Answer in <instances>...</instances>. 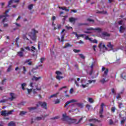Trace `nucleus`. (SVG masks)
<instances>
[{
	"mask_svg": "<svg viewBox=\"0 0 126 126\" xmlns=\"http://www.w3.org/2000/svg\"><path fill=\"white\" fill-rule=\"evenodd\" d=\"M25 50L27 51H30V52H32V56H35L36 53H37V49L35 47L32 46L30 48L29 46H26L24 48H21L20 51L17 52V55L20 58H23L24 57V52L25 51Z\"/></svg>",
	"mask_w": 126,
	"mask_h": 126,
	"instance_id": "1",
	"label": "nucleus"
},
{
	"mask_svg": "<svg viewBox=\"0 0 126 126\" xmlns=\"http://www.w3.org/2000/svg\"><path fill=\"white\" fill-rule=\"evenodd\" d=\"M13 112H14V110H11L8 112L6 110H2L1 111V116H2V117H8L9 115H12Z\"/></svg>",
	"mask_w": 126,
	"mask_h": 126,
	"instance_id": "2",
	"label": "nucleus"
},
{
	"mask_svg": "<svg viewBox=\"0 0 126 126\" xmlns=\"http://www.w3.org/2000/svg\"><path fill=\"white\" fill-rule=\"evenodd\" d=\"M36 33H38V31H34V33L30 32L29 33V35L30 36V37H31L32 41H36Z\"/></svg>",
	"mask_w": 126,
	"mask_h": 126,
	"instance_id": "3",
	"label": "nucleus"
},
{
	"mask_svg": "<svg viewBox=\"0 0 126 126\" xmlns=\"http://www.w3.org/2000/svg\"><path fill=\"white\" fill-rule=\"evenodd\" d=\"M102 71H104L102 76L103 77H106L108 76V73H109V69L106 68L105 67H102L101 69Z\"/></svg>",
	"mask_w": 126,
	"mask_h": 126,
	"instance_id": "4",
	"label": "nucleus"
},
{
	"mask_svg": "<svg viewBox=\"0 0 126 126\" xmlns=\"http://www.w3.org/2000/svg\"><path fill=\"white\" fill-rule=\"evenodd\" d=\"M39 105L41 106L43 109H45V110H47L48 109V105L47 104L46 102H41L39 101L38 102Z\"/></svg>",
	"mask_w": 126,
	"mask_h": 126,
	"instance_id": "5",
	"label": "nucleus"
},
{
	"mask_svg": "<svg viewBox=\"0 0 126 126\" xmlns=\"http://www.w3.org/2000/svg\"><path fill=\"white\" fill-rule=\"evenodd\" d=\"M77 102V100L76 99H71L70 101H67L65 103V105H64V107L65 108L67 106H68L69 104H71V103H76Z\"/></svg>",
	"mask_w": 126,
	"mask_h": 126,
	"instance_id": "6",
	"label": "nucleus"
},
{
	"mask_svg": "<svg viewBox=\"0 0 126 126\" xmlns=\"http://www.w3.org/2000/svg\"><path fill=\"white\" fill-rule=\"evenodd\" d=\"M67 124H68V125H71V124H76V119H71V118H69L67 121Z\"/></svg>",
	"mask_w": 126,
	"mask_h": 126,
	"instance_id": "7",
	"label": "nucleus"
},
{
	"mask_svg": "<svg viewBox=\"0 0 126 126\" xmlns=\"http://www.w3.org/2000/svg\"><path fill=\"white\" fill-rule=\"evenodd\" d=\"M69 119V117L67 116L66 115V114H63L62 115V121H63L64 122H67L68 120Z\"/></svg>",
	"mask_w": 126,
	"mask_h": 126,
	"instance_id": "8",
	"label": "nucleus"
},
{
	"mask_svg": "<svg viewBox=\"0 0 126 126\" xmlns=\"http://www.w3.org/2000/svg\"><path fill=\"white\" fill-rule=\"evenodd\" d=\"M15 3H18L19 2V0H10L8 2V5L7 6V7H10V5H11L12 3L13 2Z\"/></svg>",
	"mask_w": 126,
	"mask_h": 126,
	"instance_id": "9",
	"label": "nucleus"
},
{
	"mask_svg": "<svg viewBox=\"0 0 126 126\" xmlns=\"http://www.w3.org/2000/svg\"><path fill=\"white\" fill-rule=\"evenodd\" d=\"M98 48L99 49H102V48H103V49H105V50H108V48H107V46H106V45L103 44V43L102 42H100L99 43V44L98 45Z\"/></svg>",
	"mask_w": 126,
	"mask_h": 126,
	"instance_id": "10",
	"label": "nucleus"
},
{
	"mask_svg": "<svg viewBox=\"0 0 126 126\" xmlns=\"http://www.w3.org/2000/svg\"><path fill=\"white\" fill-rule=\"evenodd\" d=\"M10 95L11 97H9L8 99V100H10V101H13L14 99L15 98V94L13 93H10Z\"/></svg>",
	"mask_w": 126,
	"mask_h": 126,
	"instance_id": "11",
	"label": "nucleus"
},
{
	"mask_svg": "<svg viewBox=\"0 0 126 126\" xmlns=\"http://www.w3.org/2000/svg\"><path fill=\"white\" fill-rule=\"evenodd\" d=\"M9 9H8V10L5 11V15H0V19H1V18H2V17H8V16H9V15H8L7 14V13H8V12H9Z\"/></svg>",
	"mask_w": 126,
	"mask_h": 126,
	"instance_id": "12",
	"label": "nucleus"
},
{
	"mask_svg": "<svg viewBox=\"0 0 126 126\" xmlns=\"http://www.w3.org/2000/svg\"><path fill=\"white\" fill-rule=\"evenodd\" d=\"M107 46L108 47V48H109V49H110V51H113V50H114V45L112 44V42H108Z\"/></svg>",
	"mask_w": 126,
	"mask_h": 126,
	"instance_id": "13",
	"label": "nucleus"
},
{
	"mask_svg": "<svg viewBox=\"0 0 126 126\" xmlns=\"http://www.w3.org/2000/svg\"><path fill=\"white\" fill-rule=\"evenodd\" d=\"M89 122H94V123H96V122H97V123H101V120H99L97 119H90L89 120Z\"/></svg>",
	"mask_w": 126,
	"mask_h": 126,
	"instance_id": "14",
	"label": "nucleus"
},
{
	"mask_svg": "<svg viewBox=\"0 0 126 126\" xmlns=\"http://www.w3.org/2000/svg\"><path fill=\"white\" fill-rule=\"evenodd\" d=\"M125 30H126V28L123 26H120L119 32L120 33H124L125 32Z\"/></svg>",
	"mask_w": 126,
	"mask_h": 126,
	"instance_id": "15",
	"label": "nucleus"
},
{
	"mask_svg": "<svg viewBox=\"0 0 126 126\" xmlns=\"http://www.w3.org/2000/svg\"><path fill=\"white\" fill-rule=\"evenodd\" d=\"M102 35L103 37H110L111 36V34L107 32H103Z\"/></svg>",
	"mask_w": 126,
	"mask_h": 126,
	"instance_id": "16",
	"label": "nucleus"
},
{
	"mask_svg": "<svg viewBox=\"0 0 126 126\" xmlns=\"http://www.w3.org/2000/svg\"><path fill=\"white\" fill-rule=\"evenodd\" d=\"M41 78H42V77H37L33 76V77L32 78V80H35V81H38V80H39V79H41Z\"/></svg>",
	"mask_w": 126,
	"mask_h": 126,
	"instance_id": "17",
	"label": "nucleus"
},
{
	"mask_svg": "<svg viewBox=\"0 0 126 126\" xmlns=\"http://www.w3.org/2000/svg\"><path fill=\"white\" fill-rule=\"evenodd\" d=\"M59 93L58 92L55 94H52L49 97V99H51V98H54V97H55V98H57V97H58V95H59Z\"/></svg>",
	"mask_w": 126,
	"mask_h": 126,
	"instance_id": "18",
	"label": "nucleus"
},
{
	"mask_svg": "<svg viewBox=\"0 0 126 126\" xmlns=\"http://www.w3.org/2000/svg\"><path fill=\"white\" fill-rule=\"evenodd\" d=\"M59 8H60V9H62L63 10H65V11H66L67 12L69 11V9L66 8V7H60Z\"/></svg>",
	"mask_w": 126,
	"mask_h": 126,
	"instance_id": "19",
	"label": "nucleus"
},
{
	"mask_svg": "<svg viewBox=\"0 0 126 126\" xmlns=\"http://www.w3.org/2000/svg\"><path fill=\"white\" fill-rule=\"evenodd\" d=\"M8 126H15V123L13 121H11L8 124Z\"/></svg>",
	"mask_w": 126,
	"mask_h": 126,
	"instance_id": "20",
	"label": "nucleus"
},
{
	"mask_svg": "<svg viewBox=\"0 0 126 126\" xmlns=\"http://www.w3.org/2000/svg\"><path fill=\"white\" fill-rule=\"evenodd\" d=\"M77 106H78L79 108H81V109H82L83 107H84V105H83V103H76Z\"/></svg>",
	"mask_w": 126,
	"mask_h": 126,
	"instance_id": "21",
	"label": "nucleus"
},
{
	"mask_svg": "<svg viewBox=\"0 0 126 126\" xmlns=\"http://www.w3.org/2000/svg\"><path fill=\"white\" fill-rule=\"evenodd\" d=\"M19 40V37H18L15 39L16 45L17 48H19V44H18V41Z\"/></svg>",
	"mask_w": 126,
	"mask_h": 126,
	"instance_id": "22",
	"label": "nucleus"
},
{
	"mask_svg": "<svg viewBox=\"0 0 126 126\" xmlns=\"http://www.w3.org/2000/svg\"><path fill=\"white\" fill-rule=\"evenodd\" d=\"M58 39L60 42H63L64 41V35H62L61 39L60 37H58Z\"/></svg>",
	"mask_w": 126,
	"mask_h": 126,
	"instance_id": "23",
	"label": "nucleus"
},
{
	"mask_svg": "<svg viewBox=\"0 0 126 126\" xmlns=\"http://www.w3.org/2000/svg\"><path fill=\"white\" fill-rule=\"evenodd\" d=\"M54 102L55 105L60 104V103H61V100L57 99L56 100H54Z\"/></svg>",
	"mask_w": 126,
	"mask_h": 126,
	"instance_id": "24",
	"label": "nucleus"
},
{
	"mask_svg": "<svg viewBox=\"0 0 126 126\" xmlns=\"http://www.w3.org/2000/svg\"><path fill=\"white\" fill-rule=\"evenodd\" d=\"M121 77L123 78V79L126 80V73L124 72L121 74Z\"/></svg>",
	"mask_w": 126,
	"mask_h": 126,
	"instance_id": "25",
	"label": "nucleus"
},
{
	"mask_svg": "<svg viewBox=\"0 0 126 126\" xmlns=\"http://www.w3.org/2000/svg\"><path fill=\"white\" fill-rule=\"evenodd\" d=\"M109 80H106L105 78H103V79L101 80L100 81V82H101V83H102V84H104V83H105V82H107V81H108Z\"/></svg>",
	"mask_w": 126,
	"mask_h": 126,
	"instance_id": "26",
	"label": "nucleus"
},
{
	"mask_svg": "<svg viewBox=\"0 0 126 126\" xmlns=\"http://www.w3.org/2000/svg\"><path fill=\"white\" fill-rule=\"evenodd\" d=\"M27 71V69H26V67L25 66H23V74H26Z\"/></svg>",
	"mask_w": 126,
	"mask_h": 126,
	"instance_id": "27",
	"label": "nucleus"
},
{
	"mask_svg": "<svg viewBox=\"0 0 126 126\" xmlns=\"http://www.w3.org/2000/svg\"><path fill=\"white\" fill-rule=\"evenodd\" d=\"M26 114H27V112L22 111L20 113V116H24Z\"/></svg>",
	"mask_w": 126,
	"mask_h": 126,
	"instance_id": "28",
	"label": "nucleus"
},
{
	"mask_svg": "<svg viewBox=\"0 0 126 126\" xmlns=\"http://www.w3.org/2000/svg\"><path fill=\"white\" fill-rule=\"evenodd\" d=\"M63 77L60 76V75H57L56 76V79L58 80H61V79H63Z\"/></svg>",
	"mask_w": 126,
	"mask_h": 126,
	"instance_id": "29",
	"label": "nucleus"
},
{
	"mask_svg": "<svg viewBox=\"0 0 126 126\" xmlns=\"http://www.w3.org/2000/svg\"><path fill=\"white\" fill-rule=\"evenodd\" d=\"M68 47H72V45H70L69 43H66L65 45L63 46V48L65 49L66 48H67Z\"/></svg>",
	"mask_w": 126,
	"mask_h": 126,
	"instance_id": "30",
	"label": "nucleus"
},
{
	"mask_svg": "<svg viewBox=\"0 0 126 126\" xmlns=\"http://www.w3.org/2000/svg\"><path fill=\"white\" fill-rule=\"evenodd\" d=\"M28 109L29 110L30 112H31V111L33 110H36L37 109V107H29Z\"/></svg>",
	"mask_w": 126,
	"mask_h": 126,
	"instance_id": "31",
	"label": "nucleus"
},
{
	"mask_svg": "<svg viewBox=\"0 0 126 126\" xmlns=\"http://www.w3.org/2000/svg\"><path fill=\"white\" fill-rule=\"evenodd\" d=\"M33 4H31L30 5H29L28 6V8L29 10H32V9H33Z\"/></svg>",
	"mask_w": 126,
	"mask_h": 126,
	"instance_id": "32",
	"label": "nucleus"
},
{
	"mask_svg": "<svg viewBox=\"0 0 126 126\" xmlns=\"http://www.w3.org/2000/svg\"><path fill=\"white\" fill-rule=\"evenodd\" d=\"M22 90H25V86H26V83H23L21 84Z\"/></svg>",
	"mask_w": 126,
	"mask_h": 126,
	"instance_id": "33",
	"label": "nucleus"
},
{
	"mask_svg": "<svg viewBox=\"0 0 126 126\" xmlns=\"http://www.w3.org/2000/svg\"><path fill=\"white\" fill-rule=\"evenodd\" d=\"M88 82H89V84H91L93 82V83H95L96 82V80H88Z\"/></svg>",
	"mask_w": 126,
	"mask_h": 126,
	"instance_id": "34",
	"label": "nucleus"
},
{
	"mask_svg": "<svg viewBox=\"0 0 126 126\" xmlns=\"http://www.w3.org/2000/svg\"><path fill=\"white\" fill-rule=\"evenodd\" d=\"M87 21H88L89 22H92V23H95V21L90 18L87 19Z\"/></svg>",
	"mask_w": 126,
	"mask_h": 126,
	"instance_id": "35",
	"label": "nucleus"
},
{
	"mask_svg": "<svg viewBox=\"0 0 126 126\" xmlns=\"http://www.w3.org/2000/svg\"><path fill=\"white\" fill-rule=\"evenodd\" d=\"M94 31H98V32H101L102 31V29H101L100 28H96L94 29Z\"/></svg>",
	"mask_w": 126,
	"mask_h": 126,
	"instance_id": "36",
	"label": "nucleus"
},
{
	"mask_svg": "<svg viewBox=\"0 0 126 126\" xmlns=\"http://www.w3.org/2000/svg\"><path fill=\"white\" fill-rule=\"evenodd\" d=\"M85 39V40H89L91 42H92V39H91V38H90L89 36H88V35L86 36Z\"/></svg>",
	"mask_w": 126,
	"mask_h": 126,
	"instance_id": "37",
	"label": "nucleus"
},
{
	"mask_svg": "<svg viewBox=\"0 0 126 126\" xmlns=\"http://www.w3.org/2000/svg\"><path fill=\"white\" fill-rule=\"evenodd\" d=\"M75 18H72V17H71V18H70L69 19V21L70 22H73L74 21H75Z\"/></svg>",
	"mask_w": 126,
	"mask_h": 126,
	"instance_id": "38",
	"label": "nucleus"
},
{
	"mask_svg": "<svg viewBox=\"0 0 126 126\" xmlns=\"http://www.w3.org/2000/svg\"><path fill=\"white\" fill-rule=\"evenodd\" d=\"M43 119V116L41 117H37L35 118V120L36 121H41Z\"/></svg>",
	"mask_w": 126,
	"mask_h": 126,
	"instance_id": "39",
	"label": "nucleus"
},
{
	"mask_svg": "<svg viewBox=\"0 0 126 126\" xmlns=\"http://www.w3.org/2000/svg\"><path fill=\"white\" fill-rule=\"evenodd\" d=\"M23 38L24 40H27L28 41H29V39L27 38V36H26V34H23Z\"/></svg>",
	"mask_w": 126,
	"mask_h": 126,
	"instance_id": "40",
	"label": "nucleus"
},
{
	"mask_svg": "<svg viewBox=\"0 0 126 126\" xmlns=\"http://www.w3.org/2000/svg\"><path fill=\"white\" fill-rule=\"evenodd\" d=\"M11 67H12L11 65H10L8 67V68L7 69V72H9V71H11Z\"/></svg>",
	"mask_w": 126,
	"mask_h": 126,
	"instance_id": "41",
	"label": "nucleus"
},
{
	"mask_svg": "<svg viewBox=\"0 0 126 126\" xmlns=\"http://www.w3.org/2000/svg\"><path fill=\"white\" fill-rule=\"evenodd\" d=\"M89 83H87L86 85L82 84L81 86L83 88H86V87H88Z\"/></svg>",
	"mask_w": 126,
	"mask_h": 126,
	"instance_id": "42",
	"label": "nucleus"
},
{
	"mask_svg": "<svg viewBox=\"0 0 126 126\" xmlns=\"http://www.w3.org/2000/svg\"><path fill=\"white\" fill-rule=\"evenodd\" d=\"M80 58H81V59H83V60H84V59H85V56H84V55H83V54H79Z\"/></svg>",
	"mask_w": 126,
	"mask_h": 126,
	"instance_id": "43",
	"label": "nucleus"
},
{
	"mask_svg": "<svg viewBox=\"0 0 126 126\" xmlns=\"http://www.w3.org/2000/svg\"><path fill=\"white\" fill-rule=\"evenodd\" d=\"M109 125L110 126H112V125H114V122L113 121V120L110 119L109 120Z\"/></svg>",
	"mask_w": 126,
	"mask_h": 126,
	"instance_id": "44",
	"label": "nucleus"
},
{
	"mask_svg": "<svg viewBox=\"0 0 126 126\" xmlns=\"http://www.w3.org/2000/svg\"><path fill=\"white\" fill-rule=\"evenodd\" d=\"M88 101L91 103H92L94 102V101L93 100V98H89Z\"/></svg>",
	"mask_w": 126,
	"mask_h": 126,
	"instance_id": "45",
	"label": "nucleus"
},
{
	"mask_svg": "<svg viewBox=\"0 0 126 126\" xmlns=\"http://www.w3.org/2000/svg\"><path fill=\"white\" fill-rule=\"evenodd\" d=\"M38 49L39 51H40V49H41V42L40 41L38 42Z\"/></svg>",
	"mask_w": 126,
	"mask_h": 126,
	"instance_id": "46",
	"label": "nucleus"
},
{
	"mask_svg": "<svg viewBox=\"0 0 126 126\" xmlns=\"http://www.w3.org/2000/svg\"><path fill=\"white\" fill-rule=\"evenodd\" d=\"M27 90L28 91V93L29 94H30V93H31V92H32V89H29L28 88H27Z\"/></svg>",
	"mask_w": 126,
	"mask_h": 126,
	"instance_id": "47",
	"label": "nucleus"
},
{
	"mask_svg": "<svg viewBox=\"0 0 126 126\" xmlns=\"http://www.w3.org/2000/svg\"><path fill=\"white\" fill-rule=\"evenodd\" d=\"M104 112V108H101L99 110V114H102Z\"/></svg>",
	"mask_w": 126,
	"mask_h": 126,
	"instance_id": "48",
	"label": "nucleus"
},
{
	"mask_svg": "<svg viewBox=\"0 0 126 126\" xmlns=\"http://www.w3.org/2000/svg\"><path fill=\"white\" fill-rule=\"evenodd\" d=\"M91 107V105H90V104H87L86 105V108H87L88 110H89Z\"/></svg>",
	"mask_w": 126,
	"mask_h": 126,
	"instance_id": "49",
	"label": "nucleus"
},
{
	"mask_svg": "<svg viewBox=\"0 0 126 126\" xmlns=\"http://www.w3.org/2000/svg\"><path fill=\"white\" fill-rule=\"evenodd\" d=\"M56 74H57V75H60L62 74V72H61L60 71H57L56 72Z\"/></svg>",
	"mask_w": 126,
	"mask_h": 126,
	"instance_id": "50",
	"label": "nucleus"
},
{
	"mask_svg": "<svg viewBox=\"0 0 126 126\" xmlns=\"http://www.w3.org/2000/svg\"><path fill=\"white\" fill-rule=\"evenodd\" d=\"M65 27L67 29V30H69V29H72V27H68L67 26H65Z\"/></svg>",
	"mask_w": 126,
	"mask_h": 126,
	"instance_id": "51",
	"label": "nucleus"
},
{
	"mask_svg": "<svg viewBox=\"0 0 126 126\" xmlns=\"http://www.w3.org/2000/svg\"><path fill=\"white\" fill-rule=\"evenodd\" d=\"M87 30L88 31H91L92 30H94V29L93 28H87Z\"/></svg>",
	"mask_w": 126,
	"mask_h": 126,
	"instance_id": "52",
	"label": "nucleus"
},
{
	"mask_svg": "<svg viewBox=\"0 0 126 126\" xmlns=\"http://www.w3.org/2000/svg\"><path fill=\"white\" fill-rule=\"evenodd\" d=\"M6 101H7V100L2 99V100H0V103H5V102H6Z\"/></svg>",
	"mask_w": 126,
	"mask_h": 126,
	"instance_id": "53",
	"label": "nucleus"
},
{
	"mask_svg": "<svg viewBox=\"0 0 126 126\" xmlns=\"http://www.w3.org/2000/svg\"><path fill=\"white\" fill-rule=\"evenodd\" d=\"M83 120V117L81 118L77 122H76V124H79L81 121Z\"/></svg>",
	"mask_w": 126,
	"mask_h": 126,
	"instance_id": "54",
	"label": "nucleus"
},
{
	"mask_svg": "<svg viewBox=\"0 0 126 126\" xmlns=\"http://www.w3.org/2000/svg\"><path fill=\"white\" fill-rule=\"evenodd\" d=\"M75 84L77 87H79V84H78V82L76 80H75Z\"/></svg>",
	"mask_w": 126,
	"mask_h": 126,
	"instance_id": "55",
	"label": "nucleus"
},
{
	"mask_svg": "<svg viewBox=\"0 0 126 126\" xmlns=\"http://www.w3.org/2000/svg\"><path fill=\"white\" fill-rule=\"evenodd\" d=\"M73 52L74 53H79V52H80V50H77V49H73Z\"/></svg>",
	"mask_w": 126,
	"mask_h": 126,
	"instance_id": "56",
	"label": "nucleus"
},
{
	"mask_svg": "<svg viewBox=\"0 0 126 126\" xmlns=\"http://www.w3.org/2000/svg\"><path fill=\"white\" fill-rule=\"evenodd\" d=\"M108 12L107 11H101V14H107Z\"/></svg>",
	"mask_w": 126,
	"mask_h": 126,
	"instance_id": "57",
	"label": "nucleus"
},
{
	"mask_svg": "<svg viewBox=\"0 0 126 126\" xmlns=\"http://www.w3.org/2000/svg\"><path fill=\"white\" fill-rule=\"evenodd\" d=\"M31 61V59H27L25 61L24 63H29Z\"/></svg>",
	"mask_w": 126,
	"mask_h": 126,
	"instance_id": "58",
	"label": "nucleus"
},
{
	"mask_svg": "<svg viewBox=\"0 0 126 126\" xmlns=\"http://www.w3.org/2000/svg\"><path fill=\"white\" fill-rule=\"evenodd\" d=\"M44 61H45V58H40V63H43V62H44Z\"/></svg>",
	"mask_w": 126,
	"mask_h": 126,
	"instance_id": "59",
	"label": "nucleus"
},
{
	"mask_svg": "<svg viewBox=\"0 0 126 126\" xmlns=\"http://www.w3.org/2000/svg\"><path fill=\"white\" fill-rule=\"evenodd\" d=\"M4 49L2 48L0 50V53H2L3 54H5V51H3Z\"/></svg>",
	"mask_w": 126,
	"mask_h": 126,
	"instance_id": "60",
	"label": "nucleus"
},
{
	"mask_svg": "<svg viewBox=\"0 0 126 126\" xmlns=\"http://www.w3.org/2000/svg\"><path fill=\"white\" fill-rule=\"evenodd\" d=\"M62 28V25H57V29L60 30Z\"/></svg>",
	"mask_w": 126,
	"mask_h": 126,
	"instance_id": "61",
	"label": "nucleus"
},
{
	"mask_svg": "<svg viewBox=\"0 0 126 126\" xmlns=\"http://www.w3.org/2000/svg\"><path fill=\"white\" fill-rule=\"evenodd\" d=\"M118 104L119 108H122V106H123V103H122V102H119Z\"/></svg>",
	"mask_w": 126,
	"mask_h": 126,
	"instance_id": "62",
	"label": "nucleus"
},
{
	"mask_svg": "<svg viewBox=\"0 0 126 126\" xmlns=\"http://www.w3.org/2000/svg\"><path fill=\"white\" fill-rule=\"evenodd\" d=\"M84 24L83 23H78L77 26L78 27H80V26H83Z\"/></svg>",
	"mask_w": 126,
	"mask_h": 126,
	"instance_id": "63",
	"label": "nucleus"
},
{
	"mask_svg": "<svg viewBox=\"0 0 126 126\" xmlns=\"http://www.w3.org/2000/svg\"><path fill=\"white\" fill-rule=\"evenodd\" d=\"M111 111H112L113 113H114L115 111H116V108H115V107H112V108H111Z\"/></svg>",
	"mask_w": 126,
	"mask_h": 126,
	"instance_id": "64",
	"label": "nucleus"
}]
</instances>
